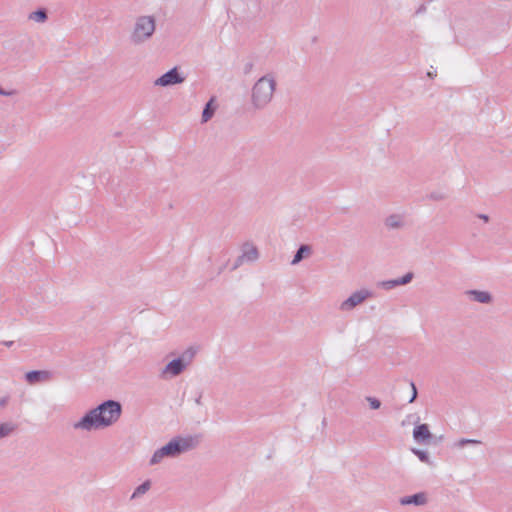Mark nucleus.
I'll return each mask as SVG.
<instances>
[{"mask_svg":"<svg viewBox=\"0 0 512 512\" xmlns=\"http://www.w3.org/2000/svg\"><path fill=\"white\" fill-rule=\"evenodd\" d=\"M9 401V397L5 396L0 398V407H5Z\"/></svg>","mask_w":512,"mask_h":512,"instance_id":"nucleus-27","label":"nucleus"},{"mask_svg":"<svg viewBox=\"0 0 512 512\" xmlns=\"http://www.w3.org/2000/svg\"><path fill=\"white\" fill-rule=\"evenodd\" d=\"M16 429V425L12 422L0 424V439L9 436Z\"/></svg>","mask_w":512,"mask_h":512,"instance_id":"nucleus-19","label":"nucleus"},{"mask_svg":"<svg viewBox=\"0 0 512 512\" xmlns=\"http://www.w3.org/2000/svg\"><path fill=\"white\" fill-rule=\"evenodd\" d=\"M276 80L272 74L259 78L251 90V103L254 109L262 110L272 101L276 90Z\"/></svg>","mask_w":512,"mask_h":512,"instance_id":"nucleus-3","label":"nucleus"},{"mask_svg":"<svg viewBox=\"0 0 512 512\" xmlns=\"http://www.w3.org/2000/svg\"><path fill=\"white\" fill-rule=\"evenodd\" d=\"M245 262V260L243 259L242 255L238 256L236 261L234 262L233 266L231 267V270H236L238 269L243 263Z\"/></svg>","mask_w":512,"mask_h":512,"instance_id":"nucleus-24","label":"nucleus"},{"mask_svg":"<svg viewBox=\"0 0 512 512\" xmlns=\"http://www.w3.org/2000/svg\"><path fill=\"white\" fill-rule=\"evenodd\" d=\"M413 438L417 443L429 444L433 439V435L427 424L416 425L413 429Z\"/></svg>","mask_w":512,"mask_h":512,"instance_id":"nucleus-9","label":"nucleus"},{"mask_svg":"<svg viewBox=\"0 0 512 512\" xmlns=\"http://www.w3.org/2000/svg\"><path fill=\"white\" fill-rule=\"evenodd\" d=\"M400 504L422 506L427 503V496L424 492L415 493L413 495L401 497L399 500Z\"/></svg>","mask_w":512,"mask_h":512,"instance_id":"nucleus-11","label":"nucleus"},{"mask_svg":"<svg viewBox=\"0 0 512 512\" xmlns=\"http://www.w3.org/2000/svg\"><path fill=\"white\" fill-rule=\"evenodd\" d=\"M214 98H211L204 106L203 112H202V122L206 123L209 121L216 110V107L213 105Z\"/></svg>","mask_w":512,"mask_h":512,"instance_id":"nucleus-16","label":"nucleus"},{"mask_svg":"<svg viewBox=\"0 0 512 512\" xmlns=\"http://www.w3.org/2000/svg\"><path fill=\"white\" fill-rule=\"evenodd\" d=\"M373 292L367 289H360L353 292L346 300L340 304L341 311H351L365 300L372 298Z\"/></svg>","mask_w":512,"mask_h":512,"instance_id":"nucleus-6","label":"nucleus"},{"mask_svg":"<svg viewBox=\"0 0 512 512\" xmlns=\"http://www.w3.org/2000/svg\"><path fill=\"white\" fill-rule=\"evenodd\" d=\"M151 487L150 480L144 481L142 484H140L132 493L131 499H136L139 496L145 494Z\"/></svg>","mask_w":512,"mask_h":512,"instance_id":"nucleus-18","label":"nucleus"},{"mask_svg":"<svg viewBox=\"0 0 512 512\" xmlns=\"http://www.w3.org/2000/svg\"><path fill=\"white\" fill-rule=\"evenodd\" d=\"M414 277V274L412 272L406 273L404 276L397 278V279H391V280H385L380 281L377 283V286L384 289V290H391L396 288L397 286H402L410 283Z\"/></svg>","mask_w":512,"mask_h":512,"instance_id":"nucleus-8","label":"nucleus"},{"mask_svg":"<svg viewBox=\"0 0 512 512\" xmlns=\"http://www.w3.org/2000/svg\"><path fill=\"white\" fill-rule=\"evenodd\" d=\"M478 218L482 219L483 221L485 222H488L489 221V216L486 215V214H479L478 215Z\"/></svg>","mask_w":512,"mask_h":512,"instance_id":"nucleus-29","label":"nucleus"},{"mask_svg":"<svg viewBox=\"0 0 512 512\" xmlns=\"http://www.w3.org/2000/svg\"><path fill=\"white\" fill-rule=\"evenodd\" d=\"M3 344L7 347H11L14 344V341H5Z\"/></svg>","mask_w":512,"mask_h":512,"instance_id":"nucleus-30","label":"nucleus"},{"mask_svg":"<svg viewBox=\"0 0 512 512\" xmlns=\"http://www.w3.org/2000/svg\"><path fill=\"white\" fill-rule=\"evenodd\" d=\"M426 12V6L424 4L420 5V7L416 10L415 14L419 15Z\"/></svg>","mask_w":512,"mask_h":512,"instance_id":"nucleus-28","label":"nucleus"},{"mask_svg":"<svg viewBox=\"0 0 512 512\" xmlns=\"http://www.w3.org/2000/svg\"><path fill=\"white\" fill-rule=\"evenodd\" d=\"M311 254V247L306 244L300 245L296 253L294 254V257L291 261L292 265H296L300 263L305 257H308Z\"/></svg>","mask_w":512,"mask_h":512,"instance_id":"nucleus-15","label":"nucleus"},{"mask_svg":"<svg viewBox=\"0 0 512 512\" xmlns=\"http://www.w3.org/2000/svg\"><path fill=\"white\" fill-rule=\"evenodd\" d=\"M466 294L472 301L478 303L489 304L492 302V295L488 291L468 290Z\"/></svg>","mask_w":512,"mask_h":512,"instance_id":"nucleus-12","label":"nucleus"},{"mask_svg":"<svg viewBox=\"0 0 512 512\" xmlns=\"http://www.w3.org/2000/svg\"><path fill=\"white\" fill-rule=\"evenodd\" d=\"M200 440V435L175 437L166 445L162 446L154 452L149 461V464L156 465L160 463L165 457L174 458L181 455L182 453L190 451L199 445Z\"/></svg>","mask_w":512,"mask_h":512,"instance_id":"nucleus-2","label":"nucleus"},{"mask_svg":"<svg viewBox=\"0 0 512 512\" xmlns=\"http://www.w3.org/2000/svg\"><path fill=\"white\" fill-rule=\"evenodd\" d=\"M412 452L414 455H416L419 458V460L421 462L430 463V457H429L428 452H426L424 450L417 449V448H413Z\"/></svg>","mask_w":512,"mask_h":512,"instance_id":"nucleus-20","label":"nucleus"},{"mask_svg":"<svg viewBox=\"0 0 512 512\" xmlns=\"http://www.w3.org/2000/svg\"><path fill=\"white\" fill-rule=\"evenodd\" d=\"M195 403H196L197 405H201V404H202V402H201V396H199L198 398H196V399H195Z\"/></svg>","mask_w":512,"mask_h":512,"instance_id":"nucleus-31","label":"nucleus"},{"mask_svg":"<svg viewBox=\"0 0 512 512\" xmlns=\"http://www.w3.org/2000/svg\"><path fill=\"white\" fill-rule=\"evenodd\" d=\"M366 400L368 401L370 408L373 410H377L381 407V401L375 397H367Z\"/></svg>","mask_w":512,"mask_h":512,"instance_id":"nucleus-22","label":"nucleus"},{"mask_svg":"<svg viewBox=\"0 0 512 512\" xmlns=\"http://www.w3.org/2000/svg\"><path fill=\"white\" fill-rule=\"evenodd\" d=\"M51 377V373L46 370H32L25 374V380L30 384L34 385L39 382L48 381Z\"/></svg>","mask_w":512,"mask_h":512,"instance_id":"nucleus-10","label":"nucleus"},{"mask_svg":"<svg viewBox=\"0 0 512 512\" xmlns=\"http://www.w3.org/2000/svg\"><path fill=\"white\" fill-rule=\"evenodd\" d=\"M156 30V20L152 15H142L135 19L130 34V42L134 45H141L150 40Z\"/></svg>","mask_w":512,"mask_h":512,"instance_id":"nucleus-4","label":"nucleus"},{"mask_svg":"<svg viewBox=\"0 0 512 512\" xmlns=\"http://www.w3.org/2000/svg\"><path fill=\"white\" fill-rule=\"evenodd\" d=\"M47 10L44 8H40L29 15V19L34 20L35 22L43 23L47 20Z\"/></svg>","mask_w":512,"mask_h":512,"instance_id":"nucleus-17","label":"nucleus"},{"mask_svg":"<svg viewBox=\"0 0 512 512\" xmlns=\"http://www.w3.org/2000/svg\"><path fill=\"white\" fill-rule=\"evenodd\" d=\"M429 198L432 200L439 201V200H443L445 198V196L442 193L433 192L429 195Z\"/></svg>","mask_w":512,"mask_h":512,"instance_id":"nucleus-25","label":"nucleus"},{"mask_svg":"<svg viewBox=\"0 0 512 512\" xmlns=\"http://www.w3.org/2000/svg\"><path fill=\"white\" fill-rule=\"evenodd\" d=\"M16 94V91L15 90H4L3 88L0 87V95L1 96H12V95H15Z\"/></svg>","mask_w":512,"mask_h":512,"instance_id":"nucleus-26","label":"nucleus"},{"mask_svg":"<svg viewBox=\"0 0 512 512\" xmlns=\"http://www.w3.org/2000/svg\"><path fill=\"white\" fill-rule=\"evenodd\" d=\"M385 225L389 229H399L404 226V218L402 215L399 214H392L389 215L385 219Z\"/></svg>","mask_w":512,"mask_h":512,"instance_id":"nucleus-14","label":"nucleus"},{"mask_svg":"<svg viewBox=\"0 0 512 512\" xmlns=\"http://www.w3.org/2000/svg\"><path fill=\"white\" fill-rule=\"evenodd\" d=\"M122 414V405L116 400H105L88 410L73 424L75 430L93 431L105 429L115 424Z\"/></svg>","mask_w":512,"mask_h":512,"instance_id":"nucleus-1","label":"nucleus"},{"mask_svg":"<svg viewBox=\"0 0 512 512\" xmlns=\"http://www.w3.org/2000/svg\"><path fill=\"white\" fill-rule=\"evenodd\" d=\"M410 386L412 389V395H411V398L409 399V403H413L418 396V391H417L416 385L413 381L410 382Z\"/></svg>","mask_w":512,"mask_h":512,"instance_id":"nucleus-23","label":"nucleus"},{"mask_svg":"<svg viewBox=\"0 0 512 512\" xmlns=\"http://www.w3.org/2000/svg\"><path fill=\"white\" fill-rule=\"evenodd\" d=\"M196 351L193 347L186 349L178 358L168 362L161 372L162 378H173L183 373L192 363Z\"/></svg>","mask_w":512,"mask_h":512,"instance_id":"nucleus-5","label":"nucleus"},{"mask_svg":"<svg viewBox=\"0 0 512 512\" xmlns=\"http://www.w3.org/2000/svg\"><path fill=\"white\" fill-rule=\"evenodd\" d=\"M479 444H481L480 440L462 438L456 443V446L459 448H463L466 445H479Z\"/></svg>","mask_w":512,"mask_h":512,"instance_id":"nucleus-21","label":"nucleus"},{"mask_svg":"<svg viewBox=\"0 0 512 512\" xmlns=\"http://www.w3.org/2000/svg\"><path fill=\"white\" fill-rule=\"evenodd\" d=\"M241 255L247 262H254L259 258L258 249L249 243L243 245V253Z\"/></svg>","mask_w":512,"mask_h":512,"instance_id":"nucleus-13","label":"nucleus"},{"mask_svg":"<svg viewBox=\"0 0 512 512\" xmlns=\"http://www.w3.org/2000/svg\"><path fill=\"white\" fill-rule=\"evenodd\" d=\"M185 78L181 76L177 67H173L154 82L156 86L167 87L184 82Z\"/></svg>","mask_w":512,"mask_h":512,"instance_id":"nucleus-7","label":"nucleus"}]
</instances>
